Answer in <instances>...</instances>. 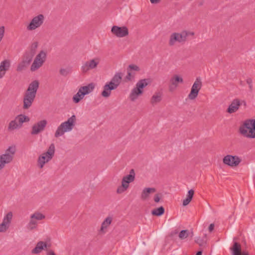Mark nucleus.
Wrapping results in <instances>:
<instances>
[{
  "label": "nucleus",
  "mask_w": 255,
  "mask_h": 255,
  "mask_svg": "<svg viewBox=\"0 0 255 255\" xmlns=\"http://www.w3.org/2000/svg\"><path fill=\"white\" fill-rule=\"evenodd\" d=\"M39 87V82L37 80L32 81L28 86L25 91L23 99V109L27 110L31 106L36 97V92Z\"/></svg>",
  "instance_id": "f257e3e1"
},
{
  "label": "nucleus",
  "mask_w": 255,
  "mask_h": 255,
  "mask_svg": "<svg viewBox=\"0 0 255 255\" xmlns=\"http://www.w3.org/2000/svg\"><path fill=\"white\" fill-rule=\"evenodd\" d=\"M239 132L248 139L255 138V119L245 120L239 128Z\"/></svg>",
  "instance_id": "f03ea898"
},
{
  "label": "nucleus",
  "mask_w": 255,
  "mask_h": 255,
  "mask_svg": "<svg viewBox=\"0 0 255 255\" xmlns=\"http://www.w3.org/2000/svg\"><path fill=\"white\" fill-rule=\"evenodd\" d=\"M150 83L148 79H143L139 80L133 88L129 95V99L131 102L136 101L139 97L142 95L145 88Z\"/></svg>",
  "instance_id": "7ed1b4c3"
},
{
  "label": "nucleus",
  "mask_w": 255,
  "mask_h": 255,
  "mask_svg": "<svg viewBox=\"0 0 255 255\" xmlns=\"http://www.w3.org/2000/svg\"><path fill=\"white\" fill-rule=\"evenodd\" d=\"M189 35H193V33L183 30L181 32H174L170 34L168 39V45L173 47L179 44H184L187 39Z\"/></svg>",
  "instance_id": "20e7f679"
},
{
  "label": "nucleus",
  "mask_w": 255,
  "mask_h": 255,
  "mask_svg": "<svg viewBox=\"0 0 255 255\" xmlns=\"http://www.w3.org/2000/svg\"><path fill=\"white\" fill-rule=\"evenodd\" d=\"M76 122V117L75 115H72L68 118L67 121L62 123L57 128L55 132V137H58L61 136L65 132L71 131L74 126Z\"/></svg>",
  "instance_id": "39448f33"
},
{
  "label": "nucleus",
  "mask_w": 255,
  "mask_h": 255,
  "mask_svg": "<svg viewBox=\"0 0 255 255\" xmlns=\"http://www.w3.org/2000/svg\"><path fill=\"white\" fill-rule=\"evenodd\" d=\"M96 84L95 83L91 82L88 84L81 86L79 88L77 93L72 97V101L75 104L79 103L84 98L85 96L92 93Z\"/></svg>",
  "instance_id": "423d86ee"
},
{
  "label": "nucleus",
  "mask_w": 255,
  "mask_h": 255,
  "mask_svg": "<svg viewBox=\"0 0 255 255\" xmlns=\"http://www.w3.org/2000/svg\"><path fill=\"white\" fill-rule=\"evenodd\" d=\"M16 151L15 145H12L8 147L4 153L0 155V171H1L6 164L11 163Z\"/></svg>",
  "instance_id": "0eeeda50"
},
{
  "label": "nucleus",
  "mask_w": 255,
  "mask_h": 255,
  "mask_svg": "<svg viewBox=\"0 0 255 255\" xmlns=\"http://www.w3.org/2000/svg\"><path fill=\"white\" fill-rule=\"evenodd\" d=\"M30 119L28 116L23 114L18 115L9 122L7 130L9 132H13L19 129L22 127L23 123H28Z\"/></svg>",
  "instance_id": "6e6552de"
},
{
  "label": "nucleus",
  "mask_w": 255,
  "mask_h": 255,
  "mask_svg": "<svg viewBox=\"0 0 255 255\" xmlns=\"http://www.w3.org/2000/svg\"><path fill=\"white\" fill-rule=\"evenodd\" d=\"M55 153V146L52 143L49 146L46 152L42 153L37 158V166L40 169H42L45 164L49 162L53 158Z\"/></svg>",
  "instance_id": "1a4fd4ad"
},
{
  "label": "nucleus",
  "mask_w": 255,
  "mask_h": 255,
  "mask_svg": "<svg viewBox=\"0 0 255 255\" xmlns=\"http://www.w3.org/2000/svg\"><path fill=\"white\" fill-rule=\"evenodd\" d=\"M135 177L134 170L132 169L130 170L128 175L123 177L122 180V184L119 186L117 190L118 194H122L125 192L129 187V184L132 182Z\"/></svg>",
  "instance_id": "9d476101"
},
{
  "label": "nucleus",
  "mask_w": 255,
  "mask_h": 255,
  "mask_svg": "<svg viewBox=\"0 0 255 255\" xmlns=\"http://www.w3.org/2000/svg\"><path fill=\"white\" fill-rule=\"evenodd\" d=\"M45 16L43 14H38L33 16L26 25V29L29 31H34L40 28L44 23Z\"/></svg>",
  "instance_id": "9b49d317"
},
{
  "label": "nucleus",
  "mask_w": 255,
  "mask_h": 255,
  "mask_svg": "<svg viewBox=\"0 0 255 255\" xmlns=\"http://www.w3.org/2000/svg\"><path fill=\"white\" fill-rule=\"evenodd\" d=\"M46 58L47 52L44 50L40 51L34 59L30 66V70L34 72L39 69L45 62Z\"/></svg>",
  "instance_id": "f8f14e48"
},
{
  "label": "nucleus",
  "mask_w": 255,
  "mask_h": 255,
  "mask_svg": "<svg viewBox=\"0 0 255 255\" xmlns=\"http://www.w3.org/2000/svg\"><path fill=\"white\" fill-rule=\"evenodd\" d=\"M101 61L99 57H95L86 61L81 66V70L82 73H88L90 70L96 69L98 67Z\"/></svg>",
  "instance_id": "ddd939ff"
},
{
  "label": "nucleus",
  "mask_w": 255,
  "mask_h": 255,
  "mask_svg": "<svg viewBox=\"0 0 255 255\" xmlns=\"http://www.w3.org/2000/svg\"><path fill=\"white\" fill-rule=\"evenodd\" d=\"M202 85V84L200 78H197L191 87V91L188 95V98L189 100H194L197 97Z\"/></svg>",
  "instance_id": "4468645a"
},
{
  "label": "nucleus",
  "mask_w": 255,
  "mask_h": 255,
  "mask_svg": "<svg viewBox=\"0 0 255 255\" xmlns=\"http://www.w3.org/2000/svg\"><path fill=\"white\" fill-rule=\"evenodd\" d=\"M241 161V158L237 155L228 154L223 158V163L231 167H237Z\"/></svg>",
  "instance_id": "2eb2a0df"
},
{
  "label": "nucleus",
  "mask_w": 255,
  "mask_h": 255,
  "mask_svg": "<svg viewBox=\"0 0 255 255\" xmlns=\"http://www.w3.org/2000/svg\"><path fill=\"white\" fill-rule=\"evenodd\" d=\"M112 33L118 38H123L128 35V28L126 26H119L114 25L111 28Z\"/></svg>",
  "instance_id": "dca6fc26"
},
{
  "label": "nucleus",
  "mask_w": 255,
  "mask_h": 255,
  "mask_svg": "<svg viewBox=\"0 0 255 255\" xmlns=\"http://www.w3.org/2000/svg\"><path fill=\"white\" fill-rule=\"evenodd\" d=\"M47 125V121L46 120H42L35 123L31 127V134H38L44 130Z\"/></svg>",
  "instance_id": "f3484780"
},
{
  "label": "nucleus",
  "mask_w": 255,
  "mask_h": 255,
  "mask_svg": "<svg viewBox=\"0 0 255 255\" xmlns=\"http://www.w3.org/2000/svg\"><path fill=\"white\" fill-rule=\"evenodd\" d=\"M140 71V68L135 64L129 65L127 68V75L126 79L128 81L133 80L136 74V72Z\"/></svg>",
  "instance_id": "a211bd4d"
},
{
  "label": "nucleus",
  "mask_w": 255,
  "mask_h": 255,
  "mask_svg": "<svg viewBox=\"0 0 255 255\" xmlns=\"http://www.w3.org/2000/svg\"><path fill=\"white\" fill-rule=\"evenodd\" d=\"M113 218L112 216H107L102 222L99 233L101 235L105 234L110 227L113 221Z\"/></svg>",
  "instance_id": "6ab92c4d"
},
{
  "label": "nucleus",
  "mask_w": 255,
  "mask_h": 255,
  "mask_svg": "<svg viewBox=\"0 0 255 255\" xmlns=\"http://www.w3.org/2000/svg\"><path fill=\"white\" fill-rule=\"evenodd\" d=\"M183 83V79L181 76L179 75H173L170 79L169 90L170 91L174 90L177 87L178 84Z\"/></svg>",
  "instance_id": "aec40b11"
},
{
  "label": "nucleus",
  "mask_w": 255,
  "mask_h": 255,
  "mask_svg": "<svg viewBox=\"0 0 255 255\" xmlns=\"http://www.w3.org/2000/svg\"><path fill=\"white\" fill-rule=\"evenodd\" d=\"M122 79V74L121 73H117L115 74L114 77L112 78L110 81L107 83L112 87L114 89L116 90L121 83Z\"/></svg>",
  "instance_id": "412c9836"
},
{
  "label": "nucleus",
  "mask_w": 255,
  "mask_h": 255,
  "mask_svg": "<svg viewBox=\"0 0 255 255\" xmlns=\"http://www.w3.org/2000/svg\"><path fill=\"white\" fill-rule=\"evenodd\" d=\"M10 66V61L9 60L5 59L1 61L0 63V79L3 78L7 71L8 70Z\"/></svg>",
  "instance_id": "4be33fe9"
},
{
  "label": "nucleus",
  "mask_w": 255,
  "mask_h": 255,
  "mask_svg": "<svg viewBox=\"0 0 255 255\" xmlns=\"http://www.w3.org/2000/svg\"><path fill=\"white\" fill-rule=\"evenodd\" d=\"M240 100L238 99H235L233 100L231 104L229 106L227 112L229 114H233L236 112L241 106Z\"/></svg>",
  "instance_id": "5701e85b"
},
{
  "label": "nucleus",
  "mask_w": 255,
  "mask_h": 255,
  "mask_svg": "<svg viewBox=\"0 0 255 255\" xmlns=\"http://www.w3.org/2000/svg\"><path fill=\"white\" fill-rule=\"evenodd\" d=\"M156 189L154 188H144L141 191L140 199L143 201L148 200L149 198L150 194L154 193Z\"/></svg>",
  "instance_id": "b1692460"
},
{
  "label": "nucleus",
  "mask_w": 255,
  "mask_h": 255,
  "mask_svg": "<svg viewBox=\"0 0 255 255\" xmlns=\"http://www.w3.org/2000/svg\"><path fill=\"white\" fill-rule=\"evenodd\" d=\"M162 99V94L160 92H156L151 97L150 104L154 106L159 103Z\"/></svg>",
  "instance_id": "393cba45"
},
{
  "label": "nucleus",
  "mask_w": 255,
  "mask_h": 255,
  "mask_svg": "<svg viewBox=\"0 0 255 255\" xmlns=\"http://www.w3.org/2000/svg\"><path fill=\"white\" fill-rule=\"evenodd\" d=\"M32 58L30 57H27L23 59L20 63H18L17 66L16 70L17 71H21L24 70L27 65L31 61Z\"/></svg>",
  "instance_id": "a878e982"
},
{
  "label": "nucleus",
  "mask_w": 255,
  "mask_h": 255,
  "mask_svg": "<svg viewBox=\"0 0 255 255\" xmlns=\"http://www.w3.org/2000/svg\"><path fill=\"white\" fill-rule=\"evenodd\" d=\"M47 247L46 243L40 241L38 242L35 247L32 250L31 253L34 254H39L42 250H44Z\"/></svg>",
  "instance_id": "bb28decb"
},
{
  "label": "nucleus",
  "mask_w": 255,
  "mask_h": 255,
  "mask_svg": "<svg viewBox=\"0 0 255 255\" xmlns=\"http://www.w3.org/2000/svg\"><path fill=\"white\" fill-rule=\"evenodd\" d=\"M107 82L103 87V91L101 93V95L104 98H108L111 94V91L114 90L113 88Z\"/></svg>",
  "instance_id": "cd10ccee"
},
{
  "label": "nucleus",
  "mask_w": 255,
  "mask_h": 255,
  "mask_svg": "<svg viewBox=\"0 0 255 255\" xmlns=\"http://www.w3.org/2000/svg\"><path fill=\"white\" fill-rule=\"evenodd\" d=\"M12 213L11 212H8L6 214L4 215L3 219L2 220V223L9 227L12 221Z\"/></svg>",
  "instance_id": "c85d7f7f"
},
{
  "label": "nucleus",
  "mask_w": 255,
  "mask_h": 255,
  "mask_svg": "<svg viewBox=\"0 0 255 255\" xmlns=\"http://www.w3.org/2000/svg\"><path fill=\"white\" fill-rule=\"evenodd\" d=\"M232 255H241V245L237 242H235L233 247L231 248Z\"/></svg>",
  "instance_id": "c756f323"
},
{
  "label": "nucleus",
  "mask_w": 255,
  "mask_h": 255,
  "mask_svg": "<svg viewBox=\"0 0 255 255\" xmlns=\"http://www.w3.org/2000/svg\"><path fill=\"white\" fill-rule=\"evenodd\" d=\"M30 218H32L35 221H40L45 218V215L42 213L36 211L30 215Z\"/></svg>",
  "instance_id": "7c9ffc66"
},
{
  "label": "nucleus",
  "mask_w": 255,
  "mask_h": 255,
  "mask_svg": "<svg viewBox=\"0 0 255 255\" xmlns=\"http://www.w3.org/2000/svg\"><path fill=\"white\" fill-rule=\"evenodd\" d=\"M194 193V191L192 189H191L188 191L186 199H185L183 201V206H185L187 205L188 204H189V203L191 202V201L193 198Z\"/></svg>",
  "instance_id": "2f4dec72"
},
{
  "label": "nucleus",
  "mask_w": 255,
  "mask_h": 255,
  "mask_svg": "<svg viewBox=\"0 0 255 255\" xmlns=\"http://www.w3.org/2000/svg\"><path fill=\"white\" fill-rule=\"evenodd\" d=\"M38 226V222L34 220L32 218H30V221L26 225V228L29 231H32L37 228Z\"/></svg>",
  "instance_id": "473e14b6"
},
{
  "label": "nucleus",
  "mask_w": 255,
  "mask_h": 255,
  "mask_svg": "<svg viewBox=\"0 0 255 255\" xmlns=\"http://www.w3.org/2000/svg\"><path fill=\"white\" fill-rule=\"evenodd\" d=\"M164 212V209L163 207H160L159 208L154 209L151 211V214L153 215L160 216L163 214Z\"/></svg>",
  "instance_id": "72a5a7b5"
},
{
  "label": "nucleus",
  "mask_w": 255,
  "mask_h": 255,
  "mask_svg": "<svg viewBox=\"0 0 255 255\" xmlns=\"http://www.w3.org/2000/svg\"><path fill=\"white\" fill-rule=\"evenodd\" d=\"M190 232L187 230H182L179 234L178 237L179 238L183 240L187 238V237L189 236Z\"/></svg>",
  "instance_id": "f704fd0d"
},
{
  "label": "nucleus",
  "mask_w": 255,
  "mask_h": 255,
  "mask_svg": "<svg viewBox=\"0 0 255 255\" xmlns=\"http://www.w3.org/2000/svg\"><path fill=\"white\" fill-rule=\"evenodd\" d=\"M59 73L62 76H66L70 73V70L68 68H61Z\"/></svg>",
  "instance_id": "c9c22d12"
},
{
  "label": "nucleus",
  "mask_w": 255,
  "mask_h": 255,
  "mask_svg": "<svg viewBox=\"0 0 255 255\" xmlns=\"http://www.w3.org/2000/svg\"><path fill=\"white\" fill-rule=\"evenodd\" d=\"M9 227L8 226L1 223L0 224V232H5Z\"/></svg>",
  "instance_id": "e433bc0d"
},
{
  "label": "nucleus",
  "mask_w": 255,
  "mask_h": 255,
  "mask_svg": "<svg viewBox=\"0 0 255 255\" xmlns=\"http://www.w3.org/2000/svg\"><path fill=\"white\" fill-rule=\"evenodd\" d=\"M195 242L199 246H202L204 244L203 240L200 237H197L195 239Z\"/></svg>",
  "instance_id": "4c0bfd02"
},
{
  "label": "nucleus",
  "mask_w": 255,
  "mask_h": 255,
  "mask_svg": "<svg viewBox=\"0 0 255 255\" xmlns=\"http://www.w3.org/2000/svg\"><path fill=\"white\" fill-rule=\"evenodd\" d=\"M38 43L37 41L33 42L31 44V48L33 49H36L38 47Z\"/></svg>",
  "instance_id": "58836bf2"
},
{
  "label": "nucleus",
  "mask_w": 255,
  "mask_h": 255,
  "mask_svg": "<svg viewBox=\"0 0 255 255\" xmlns=\"http://www.w3.org/2000/svg\"><path fill=\"white\" fill-rule=\"evenodd\" d=\"M160 198L158 194H156L155 196H154V201L156 202V203H158L160 201Z\"/></svg>",
  "instance_id": "ea45409f"
},
{
  "label": "nucleus",
  "mask_w": 255,
  "mask_h": 255,
  "mask_svg": "<svg viewBox=\"0 0 255 255\" xmlns=\"http://www.w3.org/2000/svg\"><path fill=\"white\" fill-rule=\"evenodd\" d=\"M215 225L214 224H211L209 227L208 230L210 232H212L214 229Z\"/></svg>",
  "instance_id": "a19ab883"
},
{
  "label": "nucleus",
  "mask_w": 255,
  "mask_h": 255,
  "mask_svg": "<svg viewBox=\"0 0 255 255\" xmlns=\"http://www.w3.org/2000/svg\"><path fill=\"white\" fill-rule=\"evenodd\" d=\"M47 255H56L53 251L49 250V251H47Z\"/></svg>",
  "instance_id": "79ce46f5"
},
{
  "label": "nucleus",
  "mask_w": 255,
  "mask_h": 255,
  "mask_svg": "<svg viewBox=\"0 0 255 255\" xmlns=\"http://www.w3.org/2000/svg\"><path fill=\"white\" fill-rule=\"evenodd\" d=\"M161 0H150L151 3H158Z\"/></svg>",
  "instance_id": "37998d69"
},
{
  "label": "nucleus",
  "mask_w": 255,
  "mask_h": 255,
  "mask_svg": "<svg viewBox=\"0 0 255 255\" xmlns=\"http://www.w3.org/2000/svg\"><path fill=\"white\" fill-rule=\"evenodd\" d=\"M196 255H202V252L201 251H199L197 253V254H196Z\"/></svg>",
  "instance_id": "c03bdc74"
},
{
  "label": "nucleus",
  "mask_w": 255,
  "mask_h": 255,
  "mask_svg": "<svg viewBox=\"0 0 255 255\" xmlns=\"http://www.w3.org/2000/svg\"><path fill=\"white\" fill-rule=\"evenodd\" d=\"M241 255H248V254L246 253H242V254H241Z\"/></svg>",
  "instance_id": "a18cd8bd"
}]
</instances>
